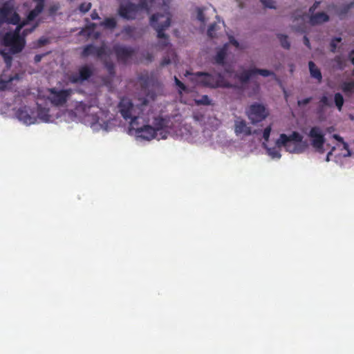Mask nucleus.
I'll use <instances>...</instances> for the list:
<instances>
[{
    "label": "nucleus",
    "mask_w": 354,
    "mask_h": 354,
    "mask_svg": "<svg viewBox=\"0 0 354 354\" xmlns=\"http://www.w3.org/2000/svg\"><path fill=\"white\" fill-rule=\"evenodd\" d=\"M156 97V94L150 91L146 97L138 98L136 104L129 98H123L119 103V112L129 123V134L138 141L166 139L170 133L169 121L156 116L151 111Z\"/></svg>",
    "instance_id": "f257e3e1"
},
{
    "label": "nucleus",
    "mask_w": 354,
    "mask_h": 354,
    "mask_svg": "<svg viewBox=\"0 0 354 354\" xmlns=\"http://www.w3.org/2000/svg\"><path fill=\"white\" fill-rule=\"evenodd\" d=\"M152 7L161 8L162 13L157 12L150 18V24L156 30L157 36L160 39V45L165 46L168 44V38L163 31L168 28L171 24V15L169 12V1L167 0H145L139 4L131 3H121L119 14L126 19H133L142 13L149 14Z\"/></svg>",
    "instance_id": "f03ea898"
},
{
    "label": "nucleus",
    "mask_w": 354,
    "mask_h": 354,
    "mask_svg": "<svg viewBox=\"0 0 354 354\" xmlns=\"http://www.w3.org/2000/svg\"><path fill=\"white\" fill-rule=\"evenodd\" d=\"M75 119L89 126L96 132H108L114 126L112 122V115L97 106L82 102H76L74 105L71 120Z\"/></svg>",
    "instance_id": "7ed1b4c3"
},
{
    "label": "nucleus",
    "mask_w": 354,
    "mask_h": 354,
    "mask_svg": "<svg viewBox=\"0 0 354 354\" xmlns=\"http://www.w3.org/2000/svg\"><path fill=\"white\" fill-rule=\"evenodd\" d=\"M35 8L29 12L27 19L18 24L14 31H9L6 33L3 38L4 45L10 48L12 54L21 52L25 45V36L35 30L37 24L32 26L30 29L26 28L23 34L20 33L22 28L33 21L43 10L44 0H35Z\"/></svg>",
    "instance_id": "20e7f679"
},
{
    "label": "nucleus",
    "mask_w": 354,
    "mask_h": 354,
    "mask_svg": "<svg viewBox=\"0 0 354 354\" xmlns=\"http://www.w3.org/2000/svg\"><path fill=\"white\" fill-rule=\"evenodd\" d=\"M184 76L187 77L193 84L202 87L209 88L233 87V85L225 79L224 75L219 73L197 72L192 73L189 71H186Z\"/></svg>",
    "instance_id": "39448f33"
},
{
    "label": "nucleus",
    "mask_w": 354,
    "mask_h": 354,
    "mask_svg": "<svg viewBox=\"0 0 354 354\" xmlns=\"http://www.w3.org/2000/svg\"><path fill=\"white\" fill-rule=\"evenodd\" d=\"M112 52L105 44L98 48L92 44L85 46L82 51L83 57L94 56L100 59L110 74L114 73V64L111 59Z\"/></svg>",
    "instance_id": "423d86ee"
},
{
    "label": "nucleus",
    "mask_w": 354,
    "mask_h": 354,
    "mask_svg": "<svg viewBox=\"0 0 354 354\" xmlns=\"http://www.w3.org/2000/svg\"><path fill=\"white\" fill-rule=\"evenodd\" d=\"M279 142L286 151L291 153H301L307 147L306 142L303 140V136L296 131L290 134L281 133Z\"/></svg>",
    "instance_id": "0eeeda50"
},
{
    "label": "nucleus",
    "mask_w": 354,
    "mask_h": 354,
    "mask_svg": "<svg viewBox=\"0 0 354 354\" xmlns=\"http://www.w3.org/2000/svg\"><path fill=\"white\" fill-rule=\"evenodd\" d=\"M229 41L223 45V47L218 48L214 60L218 64H223L225 59L232 53L231 48L233 47L234 50L241 51L246 48L244 43L238 41L234 37L228 36Z\"/></svg>",
    "instance_id": "6e6552de"
},
{
    "label": "nucleus",
    "mask_w": 354,
    "mask_h": 354,
    "mask_svg": "<svg viewBox=\"0 0 354 354\" xmlns=\"http://www.w3.org/2000/svg\"><path fill=\"white\" fill-rule=\"evenodd\" d=\"M246 114L251 123L255 124L264 120L269 115V111L263 104L255 102L249 106Z\"/></svg>",
    "instance_id": "1a4fd4ad"
},
{
    "label": "nucleus",
    "mask_w": 354,
    "mask_h": 354,
    "mask_svg": "<svg viewBox=\"0 0 354 354\" xmlns=\"http://www.w3.org/2000/svg\"><path fill=\"white\" fill-rule=\"evenodd\" d=\"M19 21V17L11 1L5 3L3 8L0 9V25L4 22L15 25L18 24Z\"/></svg>",
    "instance_id": "9d476101"
},
{
    "label": "nucleus",
    "mask_w": 354,
    "mask_h": 354,
    "mask_svg": "<svg viewBox=\"0 0 354 354\" xmlns=\"http://www.w3.org/2000/svg\"><path fill=\"white\" fill-rule=\"evenodd\" d=\"M308 136L314 149L319 153H323L325 151V139L322 129L317 127H313L309 132Z\"/></svg>",
    "instance_id": "9b49d317"
},
{
    "label": "nucleus",
    "mask_w": 354,
    "mask_h": 354,
    "mask_svg": "<svg viewBox=\"0 0 354 354\" xmlns=\"http://www.w3.org/2000/svg\"><path fill=\"white\" fill-rule=\"evenodd\" d=\"M16 117L25 125H31L37 122L36 112L30 106H23L18 109Z\"/></svg>",
    "instance_id": "f8f14e48"
},
{
    "label": "nucleus",
    "mask_w": 354,
    "mask_h": 354,
    "mask_svg": "<svg viewBox=\"0 0 354 354\" xmlns=\"http://www.w3.org/2000/svg\"><path fill=\"white\" fill-rule=\"evenodd\" d=\"M321 1H315L309 8L310 22L312 25H319L329 20V16L324 11L316 12L317 8L320 5Z\"/></svg>",
    "instance_id": "ddd939ff"
},
{
    "label": "nucleus",
    "mask_w": 354,
    "mask_h": 354,
    "mask_svg": "<svg viewBox=\"0 0 354 354\" xmlns=\"http://www.w3.org/2000/svg\"><path fill=\"white\" fill-rule=\"evenodd\" d=\"M73 93V91L71 89L57 90L52 88L50 90L48 99L55 105H63Z\"/></svg>",
    "instance_id": "4468645a"
},
{
    "label": "nucleus",
    "mask_w": 354,
    "mask_h": 354,
    "mask_svg": "<svg viewBox=\"0 0 354 354\" xmlns=\"http://www.w3.org/2000/svg\"><path fill=\"white\" fill-rule=\"evenodd\" d=\"M234 131L236 136L245 137L252 133V127L247 121L240 117H236L234 121Z\"/></svg>",
    "instance_id": "2eb2a0df"
},
{
    "label": "nucleus",
    "mask_w": 354,
    "mask_h": 354,
    "mask_svg": "<svg viewBox=\"0 0 354 354\" xmlns=\"http://www.w3.org/2000/svg\"><path fill=\"white\" fill-rule=\"evenodd\" d=\"M262 147L265 149L266 153L272 160H279L281 158V151L283 145L279 142V137L269 144L265 143Z\"/></svg>",
    "instance_id": "dca6fc26"
},
{
    "label": "nucleus",
    "mask_w": 354,
    "mask_h": 354,
    "mask_svg": "<svg viewBox=\"0 0 354 354\" xmlns=\"http://www.w3.org/2000/svg\"><path fill=\"white\" fill-rule=\"evenodd\" d=\"M93 70L91 67L85 65L81 66L77 72L71 73L68 77V80L73 84L82 83L88 80L91 76Z\"/></svg>",
    "instance_id": "f3484780"
},
{
    "label": "nucleus",
    "mask_w": 354,
    "mask_h": 354,
    "mask_svg": "<svg viewBox=\"0 0 354 354\" xmlns=\"http://www.w3.org/2000/svg\"><path fill=\"white\" fill-rule=\"evenodd\" d=\"M113 50L118 59L120 61H126L133 53V50L131 48L119 44H115L113 46Z\"/></svg>",
    "instance_id": "a211bd4d"
},
{
    "label": "nucleus",
    "mask_w": 354,
    "mask_h": 354,
    "mask_svg": "<svg viewBox=\"0 0 354 354\" xmlns=\"http://www.w3.org/2000/svg\"><path fill=\"white\" fill-rule=\"evenodd\" d=\"M36 117L37 121L39 120L43 122H53L55 120L51 110L43 108L40 106L37 108Z\"/></svg>",
    "instance_id": "6ab92c4d"
},
{
    "label": "nucleus",
    "mask_w": 354,
    "mask_h": 354,
    "mask_svg": "<svg viewBox=\"0 0 354 354\" xmlns=\"http://www.w3.org/2000/svg\"><path fill=\"white\" fill-rule=\"evenodd\" d=\"M354 6V1L344 4L337 7L335 5H330L328 7L329 11H334L335 14L342 18L348 13V12Z\"/></svg>",
    "instance_id": "aec40b11"
},
{
    "label": "nucleus",
    "mask_w": 354,
    "mask_h": 354,
    "mask_svg": "<svg viewBox=\"0 0 354 354\" xmlns=\"http://www.w3.org/2000/svg\"><path fill=\"white\" fill-rule=\"evenodd\" d=\"M272 129V125L270 124L259 131H254V133H256L259 136L262 146L265 145V143L269 144L273 141L270 139Z\"/></svg>",
    "instance_id": "412c9836"
},
{
    "label": "nucleus",
    "mask_w": 354,
    "mask_h": 354,
    "mask_svg": "<svg viewBox=\"0 0 354 354\" xmlns=\"http://www.w3.org/2000/svg\"><path fill=\"white\" fill-rule=\"evenodd\" d=\"M96 27L97 25L95 24L90 23L86 25L85 28L82 30L80 34L88 37L97 39L99 37L100 33L97 30H95Z\"/></svg>",
    "instance_id": "4be33fe9"
},
{
    "label": "nucleus",
    "mask_w": 354,
    "mask_h": 354,
    "mask_svg": "<svg viewBox=\"0 0 354 354\" xmlns=\"http://www.w3.org/2000/svg\"><path fill=\"white\" fill-rule=\"evenodd\" d=\"M308 68L311 77L315 79L320 83L322 80V75L319 68L312 61L308 62Z\"/></svg>",
    "instance_id": "5701e85b"
},
{
    "label": "nucleus",
    "mask_w": 354,
    "mask_h": 354,
    "mask_svg": "<svg viewBox=\"0 0 354 354\" xmlns=\"http://www.w3.org/2000/svg\"><path fill=\"white\" fill-rule=\"evenodd\" d=\"M254 75V67H251L249 69L243 70L240 73L236 74V76L241 82L246 83Z\"/></svg>",
    "instance_id": "b1692460"
},
{
    "label": "nucleus",
    "mask_w": 354,
    "mask_h": 354,
    "mask_svg": "<svg viewBox=\"0 0 354 354\" xmlns=\"http://www.w3.org/2000/svg\"><path fill=\"white\" fill-rule=\"evenodd\" d=\"M196 19L200 22V28L202 31L204 30L208 19L206 13L202 9H197Z\"/></svg>",
    "instance_id": "393cba45"
},
{
    "label": "nucleus",
    "mask_w": 354,
    "mask_h": 354,
    "mask_svg": "<svg viewBox=\"0 0 354 354\" xmlns=\"http://www.w3.org/2000/svg\"><path fill=\"white\" fill-rule=\"evenodd\" d=\"M19 79V76L17 74L15 75L14 76L10 77L8 79H6L3 77V75H1L0 77V90H5L7 88L8 83L11 82L15 80Z\"/></svg>",
    "instance_id": "a878e982"
},
{
    "label": "nucleus",
    "mask_w": 354,
    "mask_h": 354,
    "mask_svg": "<svg viewBox=\"0 0 354 354\" xmlns=\"http://www.w3.org/2000/svg\"><path fill=\"white\" fill-rule=\"evenodd\" d=\"M194 102L196 105L207 106L212 104V100L207 95L195 98Z\"/></svg>",
    "instance_id": "bb28decb"
},
{
    "label": "nucleus",
    "mask_w": 354,
    "mask_h": 354,
    "mask_svg": "<svg viewBox=\"0 0 354 354\" xmlns=\"http://www.w3.org/2000/svg\"><path fill=\"white\" fill-rule=\"evenodd\" d=\"M341 88L346 93H352L354 91V80L343 82L341 84Z\"/></svg>",
    "instance_id": "cd10ccee"
},
{
    "label": "nucleus",
    "mask_w": 354,
    "mask_h": 354,
    "mask_svg": "<svg viewBox=\"0 0 354 354\" xmlns=\"http://www.w3.org/2000/svg\"><path fill=\"white\" fill-rule=\"evenodd\" d=\"M254 74H259L263 77H272L274 79L276 78V75L272 71L268 69H259L254 67Z\"/></svg>",
    "instance_id": "c85d7f7f"
},
{
    "label": "nucleus",
    "mask_w": 354,
    "mask_h": 354,
    "mask_svg": "<svg viewBox=\"0 0 354 354\" xmlns=\"http://www.w3.org/2000/svg\"><path fill=\"white\" fill-rule=\"evenodd\" d=\"M219 28V25L217 23L210 24L207 28V35L210 38L216 37V31Z\"/></svg>",
    "instance_id": "c756f323"
},
{
    "label": "nucleus",
    "mask_w": 354,
    "mask_h": 354,
    "mask_svg": "<svg viewBox=\"0 0 354 354\" xmlns=\"http://www.w3.org/2000/svg\"><path fill=\"white\" fill-rule=\"evenodd\" d=\"M277 38L280 41L281 46L286 49H289L290 44L287 35L283 34L277 35Z\"/></svg>",
    "instance_id": "7c9ffc66"
},
{
    "label": "nucleus",
    "mask_w": 354,
    "mask_h": 354,
    "mask_svg": "<svg viewBox=\"0 0 354 354\" xmlns=\"http://www.w3.org/2000/svg\"><path fill=\"white\" fill-rule=\"evenodd\" d=\"M334 101L338 110L341 111L344 102L342 95L339 93H335L334 96Z\"/></svg>",
    "instance_id": "2f4dec72"
},
{
    "label": "nucleus",
    "mask_w": 354,
    "mask_h": 354,
    "mask_svg": "<svg viewBox=\"0 0 354 354\" xmlns=\"http://www.w3.org/2000/svg\"><path fill=\"white\" fill-rule=\"evenodd\" d=\"M100 25L104 26L106 28L113 29L116 26V21L114 18H106L100 24Z\"/></svg>",
    "instance_id": "473e14b6"
},
{
    "label": "nucleus",
    "mask_w": 354,
    "mask_h": 354,
    "mask_svg": "<svg viewBox=\"0 0 354 354\" xmlns=\"http://www.w3.org/2000/svg\"><path fill=\"white\" fill-rule=\"evenodd\" d=\"M174 79L175 84L178 87V93L180 95H181L183 93V92L187 91V88L186 86L181 81H180L176 76H174Z\"/></svg>",
    "instance_id": "72a5a7b5"
},
{
    "label": "nucleus",
    "mask_w": 354,
    "mask_h": 354,
    "mask_svg": "<svg viewBox=\"0 0 354 354\" xmlns=\"http://www.w3.org/2000/svg\"><path fill=\"white\" fill-rule=\"evenodd\" d=\"M261 4L266 8L276 9V1L274 0H259Z\"/></svg>",
    "instance_id": "f704fd0d"
},
{
    "label": "nucleus",
    "mask_w": 354,
    "mask_h": 354,
    "mask_svg": "<svg viewBox=\"0 0 354 354\" xmlns=\"http://www.w3.org/2000/svg\"><path fill=\"white\" fill-rule=\"evenodd\" d=\"M91 3L89 2H85V3H82L80 6L79 10L81 12L85 13L87 11H88L91 9Z\"/></svg>",
    "instance_id": "c9c22d12"
},
{
    "label": "nucleus",
    "mask_w": 354,
    "mask_h": 354,
    "mask_svg": "<svg viewBox=\"0 0 354 354\" xmlns=\"http://www.w3.org/2000/svg\"><path fill=\"white\" fill-rule=\"evenodd\" d=\"M0 53L3 57V59L7 65V67L10 68L11 66V63H12V57L8 54H7L3 51H0Z\"/></svg>",
    "instance_id": "e433bc0d"
},
{
    "label": "nucleus",
    "mask_w": 354,
    "mask_h": 354,
    "mask_svg": "<svg viewBox=\"0 0 354 354\" xmlns=\"http://www.w3.org/2000/svg\"><path fill=\"white\" fill-rule=\"evenodd\" d=\"M334 62H335V68H337L338 69H342L344 68V64H343L341 57L337 56L334 59Z\"/></svg>",
    "instance_id": "4c0bfd02"
},
{
    "label": "nucleus",
    "mask_w": 354,
    "mask_h": 354,
    "mask_svg": "<svg viewBox=\"0 0 354 354\" xmlns=\"http://www.w3.org/2000/svg\"><path fill=\"white\" fill-rule=\"evenodd\" d=\"M341 41H342V39L340 37H336L331 41L330 47H331V50L333 52L335 51V50L337 48V44L341 42Z\"/></svg>",
    "instance_id": "58836bf2"
},
{
    "label": "nucleus",
    "mask_w": 354,
    "mask_h": 354,
    "mask_svg": "<svg viewBox=\"0 0 354 354\" xmlns=\"http://www.w3.org/2000/svg\"><path fill=\"white\" fill-rule=\"evenodd\" d=\"M312 100V97H307L297 101V105L300 107L307 105Z\"/></svg>",
    "instance_id": "ea45409f"
},
{
    "label": "nucleus",
    "mask_w": 354,
    "mask_h": 354,
    "mask_svg": "<svg viewBox=\"0 0 354 354\" xmlns=\"http://www.w3.org/2000/svg\"><path fill=\"white\" fill-rule=\"evenodd\" d=\"M172 62H175L174 57H172V59L170 57H165L161 62V66H165L171 64Z\"/></svg>",
    "instance_id": "a19ab883"
},
{
    "label": "nucleus",
    "mask_w": 354,
    "mask_h": 354,
    "mask_svg": "<svg viewBox=\"0 0 354 354\" xmlns=\"http://www.w3.org/2000/svg\"><path fill=\"white\" fill-rule=\"evenodd\" d=\"M320 102L322 103V106H330V101L327 96L324 95L320 99Z\"/></svg>",
    "instance_id": "79ce46f5"
},
{
    "label": "nucleus",
    "mask_w": 354,
    "mask_h": 354,
    "mask_svg": "<svg viewBox=\"0 0 354 354\" xmlns=\"http://www.w3.org/2000/svg\"><path fill=\"white\" fill-rule=\"evenodd\" d=\"M343 149L346 151V153L344 154V157H351L352 156V152L349 150L346 142H343Z\"/></svg>",
    "instance_id": "37998d69"
},
{
    "label": "nucleus",
    "mask_w": 354,
    "mask_h": 354,
    "mask_svg": "<svg viewBox=\"0 0 354 354\" xmlns=\"http://www.w3.org/2000/svg\"><path fill=\"white\" fill-rule=\"evenodd\" d=\"M124 31L127 34V35H131V33L133 31V28L132 27H126L124 30Z\"/></svg>",
    "instance_id": "c03bdc74"
},
{
    "label": "nucleus",
    "mask_w": 354,
    "mask_h": 354,
    "mask_svg": "<svg viewBox=\"0 0 354 354\" xmlns=\"http://www.w3.org/2000/svg\"><path fill=\"white\" fill-rule=\"evenodd\" d=\"M333 138H334L336 140H337L338 142H342V144H343V142H345L344 141L343 138H342L341 136H339V135H337V134H334V135H333Z\"/></svg>",
    "instance_id": "a18cd8bd"
},
{
    "label": "nucleus",
    "mask_w": 354,
    "mask_h": 354,
    "mask_svg": "<svg viewBox=\"0 0 354 354\" xmlns=\"http://www.w3.org/2000/svg\"><path fill=\"white\" fill-rule=\"evenodd\" d=\"M335 150V147H333L332 149L327 153L326 160L327 162L330 161V156L332 154L333 151Z\"/></svg>",
    "instance_id": "49530a36"
},
{
    "label": "nucleus",
    "mask_w": 354,
    "mask_h": 354,
    "mask_svg": "<svg viewBox=\"0 0 354 354\" xmlns=\"http://www.w3.org/2000/svg\"><path fill=\"white\" fill-rule=\"evenodd\" d=\"M91 18L92 19H99V16L96 12H93L91 14Z\"/></svg>",
    "instance_id": "de8ad7c7"
},
{
    "label": "nucleus",
    "mask_w": 354,
    "mask_h": 354,
    "mask_svg": "<svg viewBox=\"0 0 354 354\" xmlns=\"http://www.w3.org/2000/svg\"><path fill=\"white\" fill-rule=\"evenodd\" d=\"M42 58V55H37L35 57V62H39L41 61Z\"/></svg>",
    "instance_id": "09e8293b"
},
{
    "label": "nucleus",
    "mask_w": 354,
    "mask_h": 354,
    "mask_svg": "<svg viewBox=\"0 0 354 354\" xmlns=\"http://www.w3.org/2000/svg\"><path fill=\"white\" fill-rule=\"evenodd\" d=\"M349 59L351 61V62L354 64V51H352L349 54Z\"/></svg>",
    "instance_id": "8fccbe9b"
},
{
    "label": "nucleus",
    "mask_w": 354,
    "mask_h": 354,
    "mask_svg": "<svg viewBox=\"0 0 354 354\" xmlns=\"http://www.w3.org/2000/svg\"><path fill=\"white\" fill-rule=\"evenodd\" d=\"M304 44L308 48H310V41L306 37H304Z\"/></svg>",
    "instance_id": "3c124183"
},
{
    "label": "nucleus",
    "mask_w": 354,
    "mask_h": 354,
    "mask_svg": "<svg viewBox=\"0 0 354 354\" xmlns=\"http://www.w3.org/2000/svg\"><path fill=\"white\" fill-rule=\"evenodd\" d=\"M39 43L40 45H44L46 43V39H40L39 40Z\"/></svg>",
    "instance_id": "603ef678"
},
{
    "label": "nucleus",
    "mask_w": 354,
    "mask_h": 354,
    "mask_svg": "<svg viewBox=\"0 0 354 354\" xmlns=\"http://www.w3.org/2000/svg\"><path fill=\"white\" fill-rule=\"evenodd\" d=\"M236 1H237V3H238V4H239V8H243V4H242V3H241V0H236Z\"/></svg>",
    "instance_id": "864d4df0"
},
{
    "label": "nucleus",
    "mask_w": 354,
    "mask_h": 354,
    "mask_svg": "<svg viewBox=\"0 0 354 354\" xmlns=\"http://www.w3.org/2000/svg\"><path fill=\"white\" fill-rule=\"evenodd\" d=\"M283 93H284L285 98L287 99L288 95L287 92H286V89L284 88H283Z\"/></svg>",
    "instance_id": "5fc2aeb1"
},
{
    "label": "nucleus",
    "mask_w": 354,
    "mask_h": 354,
    "mask_svg": "<svg viewBox=\"0 0 354 354\" xmlns=\"http://www.w3.org/2000/svg\"><path fill=\"white\" fill-rule=\"evenodd\" d=\"M56 10H57V8H52L51 11H52V12H54V11H55Z\"/></svg>",
    "instance_id": "6e6d98bb"
},
{
    "label": "nucleus",
    "mask_w": 354,
    "mask_h": 354,
    "mask_svg": "<svg viewBox=\"0 0 354 354\" xmlns=\"http://www.w3.org/2000/svg\"><path fill=\"white\" fill-rule=\"evenodd\" d=\"M226 73H230V71L227 69H225Z\"/></svg>",
    "instance_id": "4d7b16f0"
},
{
    "label": "nucleus",
    "mask_w": 354,
    "mask_h": 354,
    "mask_svg": "<svg viewBox=\"0 0 354 354\" xmlns=\"http://www.w3.org/2000/svg\"><path fill=\"white\" fill-rule=\"evenodd\" d=\"M353 74L354 75V70H353Z\"/></svg>",
    "instance_id": "13d9d810"
}]
</instances>
